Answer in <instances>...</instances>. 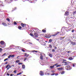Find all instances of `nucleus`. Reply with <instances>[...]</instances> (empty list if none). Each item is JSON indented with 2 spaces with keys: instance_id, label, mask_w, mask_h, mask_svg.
Segmentation results:
<instances>
[{
  "instance_id": "nucleus-1",
  "label": "nucleus",
  "mask_w": 76,
  "mask_h": 76,
  "mask_svg": "<svg viewBox=\"0 0 76 76\" xmlns=\"http://www.w3.org/2000/svg\"><path fill=\"white\" fill-rule=\"evenodd\" d=\"M0 47L1 48H4L6 47V44L4 41H2L0 42Z\"/></svg>"
},
{
  "instance_id": "nucleus-2",
  "label": "nucleus",
  "mask_w": 76,
  "mask_h": 76,
  "mask_svg": "<svg viewBox=\"0 0 76 76\" xmlns=\"http://www.w3.org/2000/svg\"><path fill=\"white\" fill-rule=\"evenodd\" d=\"M72 69V68L69 65H68L66 67V69L67 70H71Z\"/></svg>"
},
{
  "instance_id": "nucleus-3",
  "label": "nucleus",
  "mask_w": 76,
  "mask_h": 76,
  "mask_svg": "<svg viewBox=\"0 0 76 76\" xmlns=\"http://www.w3.org/2000/svg\"><path fill=\"white\" fill-rule=\"evenodd\" d=\"M58 33H60V35H61V34H60V33H61L60 32H57L56 33H55V34L52 35V36H53V37H54V36H56V35H57V34H58Z\"/></svg>"
},
{
  "instance_id": "nucleus-4",
  "label": "nucleus",
  "mask_w": 76,
  "mask_h": 76,
  "mask_svg": "<svg viewBox=\"0 0 76 76\" xmlns=\"http://www.w3.org/2000/svg\"><path fill=\"white\" fill-rule=\"evenodd\" d=\"M10 67V65L9 64L7 65L6 67V68H7V70H9Z\"/></svg>"
},
{
  "instance_id": "nucleus-5",
  "label": "nucleus",
  "mask_w": 76,
  "mask_h": 76,
  "mask_svg": "<svg viewBox=\"0 0 76 76\" xmlns=\"http://www.w3.org/2000/svg\"><path fill=\"white\" fill-rule=\"evenodd\" d=\"M63 63H65L64 65L65 66H67V65H69V63H69V62H63Z\"/></svg>"
},
{
  "instance_id": "nucleus-6",
  "label": "nucleus",
  "mask_w": 76,
  "mask_h": 76,
  "mask_svg": "<svg viewBox=\"0 0 76 76\" xmlns=\"http://www.w3.org/2000/svg\"><path fill=\"white\" fill-rule=\"evenodd\" d=\"M34 36H35L36 38H37V37H38V34L35 33H34Z\"/></svg>"
},
{
  "instance_id": "nucleus-7",
  "label": "nucleus",
  "mask_w": 76,
  "mask_h": 76,
  "mask_svg": "<svg viewBox=\"0 0 76 76\" xmlns=\"http://www.w3.org/2000/svg\"><path fill=\"white\" fill-rule=\"evenodd\" d=\"M40 58L41 60H43V56H42V54H40Z\"/></svg>"
},
{
  "instance_id": "nucleus-8",
  "label": "nucleus",
  "mask_w": 76,
  "mask_h": 76,
  "mask_svg": "<svg viewBox=\"0 0 76 76\" xmlns=\"http://www.w3.org/2000/svg\"><path fill=\"white\" fill-rule=\"evenodd\" d=\"M63 67H61L60 68H57V69L59 71H61V70H63Z\"/></svg>"
},
{
  "instance_id": "nucleus-9",
  "label": "nucleus",
  "mask_w": 76,
  "mask_h": 76,
  "mask_svg": "<svg viewBox=\"0 0 76 76\" xmlns=\"http://www.w3.org/2000/svg\"><path fill=\"white\" fill-rule=\"evenodd\" d=\"M2 25L4 26H7V24L5 23H2Z\"/></svg>"
},
{
  "instance_id": "nucleus-10",
  "label": "nucleus",
  "mask_w": 76,
  "mask_h": 76,
  "mask_svg": "<svg viewBox=\"0 0 76 76\" xmlns=\"http://www.w3.org/2000/svg\"><path fill=\"white\" fill-rule=\"evenodd\" d=\"M65 15L66 16H68L69 15V12H66Z\"/></svg>"
},
{
  "instance_id": "nucleus-11",
  "label": "nucleus",
  "mask_w": 76,
  "mask_h": 76,
  "mask_svg": "<svg viewBox=\"0 0 76 76\" xmlns=\"http://www.w3.org/2000/svg\"><path fill=\"white\" fill-rule=\"evenodd\" d=\"M65 71H63L61 72H60L61 75H63L65 73Z\"/></svg>"
},
{
  "instance_id": "nucleus-12",
  "label": "nucleus",
  "mask_w": 76,
  "mask_h": 76,
  "mask_svg": "<svg viewBox=\"0 0 76 76\" xmlns=\"http://www.w3.org/2000/svg\"><path fill=\"white\" fill-rule=\"evenodd\" d=\"M71 44L73 45H76V43L75 42H71Z\"/></svg>"
},
{
  "instance_id": "nucleus-13",
  "label": "nucleus",
  "mask_w": 76,
  "mask_h": 76,
  "mask_svg": "<svg viewBox=\"0 0 76 76\" xmlns=\"http://www.w3.org/2000/svg\"><path fill=\"white\" fill-rule=\"evenodd\" d=\"M19 62H20V61L18 60L15 61V63H19Z\"/></svg>"
},
{
  "instance_id": "nucleus-14",
  "label": "nucleus",
  "mask_w": 76,
  "mask_h": 76,
  "mask_svg": "<svg viewBox=\"0 0 76 76\" xmlns=\"http://www.w3.org/2000/svg\"><path fill=\"white\" fill-rule=\"evenodd\" d=\"M10 56H11V57L12 58H13V57H15V55H10Z\"/></svg>"
},
{
  "instance_id": "nucleus-15",
  "label": "nucleus",
  "mask_w": 76,
  "mask_h": 76,
  "mask_svg": "<svg viewBox=\"0 0 76 76\" xmlns=\"http://www.w3.org/2000/svg\"><path fill=\"white\" fill-rule=\"evenodd\" d=\"M2 3H3V2L1 1H0V5H1V6H3V5H2L3 4H2Z\"/></svg>"
},
{
  "instance_id": "nucleus-16",
  "label": "nucleus",
  "mask_w": 76,
  "mask_h": 76,
  "mask_svg": "<svg viewBox=\"0 0 76 76\" xmlns=\"http://www.w3.org/2000/svg\"><path fill=\"white\" fill-rule=\"evenodd\" d=\"M22 68L23 69H25V66L24 65H22Z\"/></svg>"
},
{
  "instance_id": "nucleus-17",
  "label": "nucleus",
  "mask_w": 76,
  "mask_h": 76,
  "mask_svg": "<svg viewBox=\"0 0 76 76\" xmlns=\"http://www.w3.org/2000/svg\"><path fill=\"white\" fill-rule=\"evenodd\" d=\"M31 52H35V53H37L38 52V51H36L35 50H33L31 51Z\"/></svg>"
},
{
  "instance_id": "nucleus-18",
  "label": "nucleus",
  "mask_w": 76,
  "mask_h": 76,
  "mask_svg": "<svg viewBox=\"0 0 76 76\" xmlns=\"http://www.w3.org/2000/svg\"><path fill=\"white\" fill-rule=\"evenodd\" d=\"M21 24L22 26V27H24V26H25V25H24V24L23 23H22Z\"/></svg>"
},
{
  "instance_id": "nucleus-19",
  "label": "nucleus",
  "mask_w": 76,
  "mask_h": 76,
  "mask_svg": "<svg viewBox=\"0 0 76 76\" xmlns=\"http://www.w3.org/2000/svg\"><path fill=\"white\" fill-rule=\"evenodd\" d=\"M40 75L41 76H43V75H44V73H40Z\"/></svg>"
},
{
  "instance_id": "nucleus-20",
  "label": "nucleus",
  "mask_w": 76,
  "mask_h": 76,
  "mask_svg": "<svg viewBox=\"0 0 76 76\" xmlns=\"http://www.w3.org/2000/svg\"><path fill=\"white\" fill-rule=\"evenodd\" d=\"M18 28L19 29H21L22 28V27H20V26H19L18 27Z\"/></svg>"
},
{
  "instance_id": "nucleus-21",
  "label": "nucleus",
  "mask_w": 76,
  "mask_h": 76,
  "mask_svg": "<svg viewBox=\"0 0 76 76\" xmlns=\"http://www.w3.org/2000/svg\"><path fill=\"white\" fill-rule=\"evenodd\" d=\"M73 59V58L72 57H70L69 58V59L70 60H72Z\"/></svg>"
},
{
  "instance_id": "nucleus-22",
  "label": "nucleus",
  "mask_w": 76,
  "mask_h": 76,
  "mask_svg": "<svg viewBox=\"0 0 76 76\" xmlns=\"http://www.w3.org/2000/svg\"><path fill=\"white\" fill-rule=\"evenodd\" d=\"M54 67V66L53 65V66H50V67L51 69L53 68Z\"/></svg>"
},
{
  "instance_id": "nucleus-23",
  "label": "nucleus",
  "mask_w": 76,
  "mask_h": 76,
  "mask_svg": "<svg viewBox=\"0 0 76 76\" xmlns=\"http://www.w3.org/2000/svg\"><path fill=\"white\" fill-rule=\"evenodd\" d=\"M53 40H52V39H50L49 40V42H52V41Z\"/></svg>"
},
{
  "instance_id": "nucleus-24",
  "label": "nucleus",
  "mask_w": 76,
  "mask_h": 76,
  "mask_svg": "<svg viewBox=\"0 0 76 76\" xmlns=\"http://www.w3.org/2000/svg\"><path fill=\"white\" fill-rule=\"evenodd\" d=\"M49 56H50V57H52V54H49Z\"/></svg>"
},
{
  "instance_id": "nucleus-25",
  "label": "nucleus",
  "mask_w": 76,
  "mask_h": 76,
  "mask_svg": "<svg viewBox=\"0 0 76 76\" xmlns=\"http://www.w3.org/2000/svg\"><path fill=\"white\" fill-rule=\"evenodd\" d=\"M6 19L7 20H8V22L10 21V19H9V18H7Z\"/></svg>"
},
{
  "instance_id": "nucleus-26",
  "label": "nucleus",
  "mask_w": 76,
  "mask_h": 76,
  "mask_svg": "<svg viewBox=\"0 0 76 76\" xmlns=\"http://www.w3.org/2000/svg\"><path fill=\"white\" fill-rule=\"evenodd\" d=\"M64 38H63V37H61L60 38V40H62V39H63Z\"/></svg>"
},
{
  "instance_id": "nucleus-27",
  "label": "nucleus",
  "mask_w": 76,
  "mask_h": 76,
  "mask_svg": "<svg viewBox=\"0 0 76 76\" xmlns=\"http://www.w3.org/2000/svg\"><path fill=\"white\" fill-rule=\"evenodd\" d=\"M76 11L73 12V14L74 15H75V14H76Z\"/></svg>"
},
{
  "instance_id": "nucleus-28",
  "label": "nucleus",
  "mask_w": 76,
  "mask_h": 76,
  "mask_svg": "<svg viewBox=\"0 0 76 76\" xmlns=\"http://www.w3.org/2000/svg\"><path fill=\"white\" fill-rule=\"evenodd\" d=\"M30 35L31 36V37H34V35L31 33L30 34Z\"/></svg>"
},
{
  "instance_id": "nucleus-29",
  "label": "nucleus",
  "mask_w": 76,
  "mask_h": 76,
  "mask_svg": "<svg viewBox=\"0 0 76 76\" xmlns=\"http://www.w3.org/2000/svg\"><path fill=\"white\" fill-rule=\"evenodd\" d=\"M8 60V58H6L4 60V61H6V60Z\"/></svg>"
},
{
  "instance_id": "nucleus-30",
  "label": "nucleus",
  "mask_w": 76,
  "mask_h": 76,
  "mask_svg": "<svg viewBox=\"0 0 76 76\" xmlns=\"http://www.w3.org/2000/svg\"><path fill=\"white\" fill-rule=\"evenodd\" d=\"M52 52H55V50L54 49H53L52 50Z\"/></svg>"
},
{
  "instance_id": "nucleus-31",
  "label": "nucleus",
  "mask_w": 76,
  "mask_h": 76,
  "mask_svg": "<svg viewBox=\"0 0 76 76\" xmlns=\"http://www.w3.org/2000/svg\"><path fill=\"white\" fill-rule=\"evenodd\" d=\"M42 31L43 32H46V31L45 30H42Z\"/></svg>"
},
{
  "instance_id": "nucleus-32",
  "label": "nucleus",
  "mask_w": 76,
  "mask_h": 76,
  "mask_svg": "<svg viewBox=\"0 0 76 76\" xmlns=\"http://www.w3.org/2000/svg\"><path fill=\"white\" fill-rule=\"evenodd\" d=\"M47 38H50V36H47Z\"/></svg>"
},
{
  "instance_id": "nucleus-33",
  "label": "nucleus",
  "mask_w": 76,
  "mask_h": 76,
  "mask_svg": "<svg viewBox=\"0 0 76 76\" xmlns=\"http://www.w3.org/2000/svg\"><path fill=\"white\" fill-rule=\"evenodd\" d=\"M10 57H11V56H10V55L8 56V58H10Z\"/></svg>"
},
{
  "instance_id": "nucleus-34",
  "label": "nucleus",
  "mask_w": 76,
  "mask_h": 76,
  "mask_svg": "<svg viewBox=\"0 0 76 76\" xmlns=\"http://www.w3.org/2000/svg\"><path fill=\"white\" fill-rule=\"evenodd\" d=\"M21 50L22 51H23V52H25V51L23 49H22Z\"/></svg>"
},
{
  "instance_id": "nucleus-35",
  "label": "nucleus",
  "mask_w": 76,
  "mask_h": 76,
  "mask_svg": "<svg viewBox=\"0 0 76 76\" xmlns=\"http://www.w3.org/2000/svg\"><path fill=\"white\" fill-rule=\"evenodd\" d=\"M0 52H1V51H2V48H0Z\"/></svg>"
},
{
  "instance_id": "nucleus-36",
  "label": "nucleus",
  "mask_w": 76,
  "mask_h": 76,
  "mask_svg": "<svg viewBox=\"0 0 76 76\" xmlns=\"http://www.w3.org/2000/svg\"><path fill=\"white\" fill-rule=\"evenodd\" d=\"M18 64L20 65V64H22V63H18Z\"/></svg>"
},
{
  "instance_id": "nucleus-37",
  "label": "nucleus",
  "mask_w": 76,
  "mask_h": 76,
  "mask_svg": "<svg viewBox=\"0 0 76 76\" xmlns=\"http://www.w3.org/2000/svg\"><path fill=\"white\" fill-rule=\"evenodd\" d=\"M49 46L50 48H52V46H51V45H49Z\"/></svg>"
},
{
  "instance_id": "nucleus-38",
  "label": "nucleus",
  "mask_w": 76,
  "mask_h": 76,
  "mask_svg": "<svg viewBox=\"0 0 76 76\" xmlns=\"http://www.w3.org/2000/svg\"><path fill=\"white\" fill-rule=\"evenodd\" d=\"M14 25H16V24H17V23H16V22H14Z\"/></svg>"
},
{
  "instance_id": "nucleus-39",
  "label": "nucleus",
  "mask_w": 76,
  "mask_h": 76,
  "mask_svg": "<svg viewBox=\"0 0 76 76\" xmlns=\"http://www.w3.org/2000/svg\"><path fill=\"white\" fill-rule=\"evenodd\" d=\"M43 55V56H44V57H45V54H43L42 55Z\"/></svg>"
},
{
  "instance_id": "nucleus-40",
  "label": "nucleus",
  "mask_w": 76,
  "mask_h": 76,
  "mask_svg": "<svg viewBox=\"0 0 76 76\" xmlns=\"http://www.w3.org/2000/svg\"><path fill=\"white\" fill-rule=\"evenodd\" d=\"M27 59V58H25L24 59V61H25V60H26V59Z\"/></svg>"
},
{
  "instance_id": "nucleus-41",
  "label": "nucleus",
  "mask_w": 76,
  "mask_h": 76,
  "mask_svg": "<svg viewBox=\"0 0 76 76\" xmlns=\"http://www.w3.org/2000/svg\"><path fill=\"white\" fill-rule=\"evenodd\" d=\"M63 61H66V60H64V59H63Z\"/></svg>"
},
{
  "instance_id": "nucleus-42",
  "label": "nucleus",
  "mask_w": 76,
  "mask_h": 76,
  "mask_svg": "<svg viewBox=\"0 0 76 76\" xmlns=\"http://www.w3.org/2000/svg\"><path fill=\"white\" fill-rule=\"evenodd\" d=\"M55 76H58V74H55Z\"/></svg>"
},
{
  "instance_id": "nucleus-43",
  "label": "nucleus",
  "mask_w": 76,
  "mask_h": 76,
  "mask_svg": "<svg viewBox=\"0 0 76 76\" xmlns=\"http://www.w3.org/2000/svg\"><path fill=\"white\" fill-rule=\"evenodd\" d=\"M14 72L15 73H16V70H15L14 71Z\"/></svg>"
},
{
  "instance_id": "nucleus-44",
  "label": "nucleus",
  "mask_w": 76,
  "mask_h": 76,
  "mask_svg": "<svg viewBox=\"0 0 76 76\" xmlns=\"http://www.w3.org/2000/svg\"><path fill=\"white\" fill-rule=\"evenodd\" d=\"M58 64H56L55 65H53V66H57Z\"/></svg>"
},
{
  "instance_id": "nucleus-45",
  "label": "nucleus",
  "mask_w": 76,
  "mask_h": 76,
  "mask_svg": "<svg viewBox=\"0 0 76 76\" xmlns=\"http://www.w3.org/2000/svg\"><path fill=\"white\" fill-rule=\"evenodd\" d=\"M58 67H59V66H61V65L60 64H59L58 65Z\"/></svg>"
},
{
  "instance_id": "nucleus-46",
  "label": "nucleus",
  "mask_w": 76,
  "mask_h": 76,
  "mask_svg": "<svg viewBox=\"0 0 76 76\" xmlns=\"http://www.w3.org/2000/svg\"><path fill=\"white\" fill-rule=\"evenodd\" d=\"M74 30H72V32H74Z\"/></svg>"
},
{
  "instance_id": "nucleus-47",
  "label": "nucleus",
  "mask_w": 76,
  "mask_h": 76,
  "mask_svg": "<svg viewBox=\"0 0 76 76\" xmlns=\"http://www.w3.org/2000/svg\"><path fill=\"white\" fill-rule=\"evenodd\" d=\"M66 52H67V53H70V51H67Z\"/></svg>"
},
{
  "instance_id": "nucleus-48",
  "label": "nucleus",
  "mask_w": 76,
  "mask_h": 76,
  "mask_svg": "<svg viewBox=\"0 0 76 76\" xmlns=\"http://www.w3.org/2000/svg\"><path fill=\"white\" fill-rule=\"evenodd\" d=\"M7 76H9L10 75V74H9L7 73Z\"/></svg>"
},
{
  "instance_id": "nucleus-49",
  "label": "nucleus",
  "mask_w": 76,
  "mask_h": 76,
  "mask_svg": "<svg viewBox=\"0 0 76 76\" xmlns=\"http://www.w3.org/2000/svg\"><path fill=\"white\" fill-rule=\"evenodd\" d=\"M27 55V53H25V56H26Z\"/></svg>"
},
{
  "instance_id": "nucleus-50",
  "label": "nucleus",
  "mask_w": 76,
  "mask_h": 76,
  "mask_svg": "<svg viewBox=\"0 0 76 76\" xmlns=\"http://www.w3.org/2000/svg\"><path fill=\"white\" fill-rule=\"evenodd\" d=\"M75 64H73V67H75Z\"/></svg>"
},
{
  "instance_id": "nucleus-51",
  "label": "nucleus",
  "mask_w": 76,
  "mask_h": 76,
  "mask_svg": "<svg viewBox=\"0 0 76 76\" xmlns=\"http://www.w3.org/2000/svg\"><path fill=\"white\" fill-rule=\"evenodd\" d=\"M55 75V74H51V76H53V75Z\"/></svg>"
},
{
  "instance_id": "nucleus-52",
  "label": "nucleus",
  "mask_w": 76,
  "mask_h": 76,
  "mask_svg": "<svg viewBox=\"0 0 76 76\" xmlns=\"http://www.w3.org/2000/svg\"><path fill=\"white\" fill-rule=\"evenodd\" d=\"M10 76H13V75L12 74H11L10 75Z\"/></svg>"
},
{
  "instance_id": "nucleus-53",
  "label": "nucleus",
  "mask_w": 76,
  "mask_h": 76,
  "mask_svg": "<svg viewBox=\"0 0 76 76\" xmlns=\"http://www.w3.org/2000/svg\"><path fill=\"white\" fill-rule=\"evenodd\" d=\"M22 72H20L19 73V75H21L22 74Z\"/></svg>"
},
{
  "instance_id": "nucleus-54",
  "label": "nucleus",
  "mask_w": 76,
  "mask_h": 76,
  "mask_svg": "<svg viewBox=\"0 0 76 76\" xmlns=\"http://www.w3.org/2000/svg\"><path fill=\"white\" fill-rule=\"evenodd\" d=\"M19 56H18V57H17V58H19Z\"/></svg>"
},
{
  "instance_id": "nucleus-55",
  "label": "nucleus",
  "mask_w": 76,
  "mask_h": 76,
  "mask_svg": "<svg viewBox=\"0 0 76 76\" xmlns=\"http://www.w3.org/2000/svg\"><path fill=\"white\" fill-rule=\"evenodd\" d=\"M27 57H28L29 56V54H28L27 56H26Z\"/></svg>"
},
{
  "instance_id": "nucleus-56",
  "label": "nucleus",
  "mask_w": 76,
  "mask_h": 76,
  "mask_svg": "<svg viewBox=\"0 0 76 76\" xmlns=\"http://www.w3.org/2000/svg\"><path fill=\"white\" fill-rule=\"evenodd\" d=\"M7 63H8L7 62H6L5 64H7Z\"/></svg>"
},
{
  "instance_id": "nucleus-57",
  "label": "nucleus",
  "mask_w": 76,
  "mask_h": 76,
  "mask_svg": "<svg viewBox=\"0 0 76 76\" xmlns=\"http://www.w3.org/2000/svg\"><path fill=\"white\" fill-rule=\"evenodd\" d=\"M12 66L13 67H15V65H12Z\"/></svg>"
},
{
  "instance_id": "nucleus-58",
  "label": "nucleus",
  "mask_w": 76,
  "mask_h": 76,
  "mask_svg": "<svg viewBox=\"0 0 76 76\" xmlns=\"http://www.w3.org/2000/svg\"><path fill=\"white\" fill-rule=\"evenodd\" d=\"M29 43L30 44H32V43H31V42H29Z\"/></svg>"
},
{
  "instance_id": "nucleus-59",
  "label": "nucleus",
  "mask_w": 76,
  "mask_h": 76,
  "mask_svg": "<svg viewBox=\"0 0 76 76\" xmlns=\"http://www.w3.org/2000/svg\"><path fill=\"white\" fill-rule=\"evenodd\" d=\"M56 47L55 46V48H54V49H56Z\"/></svg>"
},
{
  "instance_id": "nucleus-60",
  "label": "nucleus",
  "mask_w": 76,
  "mask_h": 76,
  "mask_svg": "<svg viewBox=\"0 0 76 76\" xmlns=\"http://www.w3.org/2000/svg\"><path fill=\"white\" fill-rule=\"evenodd\" d=\"M40 73H42V71H40Z\"/></svg>"
},
{
  "instance_id": "nucleus-61",
  "label": "nucleus",
  "mask_w": 76,
  "mask_h": 76,
  "mask_svg": "<svg viewBox=\"0 0 76 76\" xmlns=\"http://www.w3.org/2000/svg\"><path fill=\"white\" fill-rule=\"evenodd\" d=\"M48 75H50V73H48Z\"/></svg>"
},
{
  "instance_id": "nucleus-62",
  "label": "nucleus",
  "mask_w": 76,
  "mask_h": 76,
  "mask_svg": "<svg viewBox=\"0 0 76 76\" xmlns=\"http://www.w3.org/2000/svg\"><path fill=\"white\" fill-rule=\"evenodd\" d=\"M20 75V74H19V73H18V74H17V75Z\"/></svg>"
},
{
  "instance_id": "nucleus-63",
  "label": "nucleus",
  "mask_w": 76,
  "mask_h": 76,
  "mask_svg": "<svg viewBox=\"0 0 76 76\" xmlns=\"http://www.w3.org/2000/svg\"><path fill=\"white\" fill-rule=\"evenodd\" d=\"M45 42H47V41H45Z\"/></svg>"
},
{
  "instance_id": "nucleus-64",
  "label": "nucleus",
  "mask_w": 76,
  "mask_h": 76,
  "mask_svg": "<svg viewBox=\"0 0 76 76\" xmlns=\"http://www.w3.org/2000/svg\"><path fill=\"white\" fill-rule=\"evenodd\" d=\"M58 67V66H56V67Z\"/></svg>"
}]
</instances>
